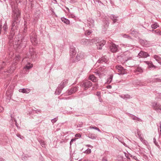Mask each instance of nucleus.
Instances as JSON below:
<instances>
[{"label":"nucleus","mask_w":161,"mask_h":161,"mask_svg":"<svg viewBox=\"0 0 161 161\" xmlns=\"http://www.w3.org/2000/svg\"><path fill=\"white\" fill-rule=\"evenodd\" d=\"M81 44L85 45H91V44L90 43V40L86 39H83L81 40L80 42Z\"/></svg>","instance_id":"f8f14e48"},{"label":"nucleus","mask_w":161,"mask_h":161,"mask_svg":"<svg viewBox=\"0 0 161 161\" xmlns=\"http://www.w3.org/2000/svg\"><path fill=\"white\" fill-rule=\"evenodd\" d=\"M115 68L116 70L119 73V74L123 75L125 73V69L121 65H117L116 66Z\"/></svg>","instance_id":"0eeeda50"},{"label":"nucleus","mask_w":161,"mask_h":161,"mask_svg":"<svg viewBox=\"0 0 161 161\" xmlns=\"http://www.w3.org/2000/svg\"><path fill=\"white\" fill-rule=\"evenodd\" d=\"M76 53V51H75V48L73 46H71L70 49V55L71 58L74 57Z\"/></svg>","instance_id":"9d476101"},{"label":"nucleus","mask_w":161,"mask_h":161,"mask_svg":"<svg viewBox=\"0 0 161 161\" xmlns=\"http://www.w3.org/2000/svg\"><path fill=\"white\" fill-rule=\"evenodd\" d=\"M91 153V149L88 148L87 150H85L84 153L86 154H89Z\"/></svg>","instance_id":"e433bc0d"},{"label":"nucleus","mask_w":161,"mask_h":161,"mask_svg":"<svg viewBox=\"0 0 161 161\" xmlns=\"http://www.w3.org/2000/svg\"><path fill=\"white\" fill-rule=\"evenodd\" d=\"M90 40V43L91 44V45L94 43H96L97 42V39L96 38H93L91 40Z\"/></svg>","instance_id":"c756f323"},{"label":"nucleus","mask_w":161,"mask_h":161,"mask_svg":"<svg viewBox=\"0 0 161 161\" xmlns=\"http://www.w3.org/2000/svg\"><path fill=\"white\" fill-rule=\"evenodd\" d=\"M149 56V55L148 53L142 51L138 54L137 57L139 58H146Z\"/></svg>","instance_id":"1a4fd4ad"},{"label":"nucleus","mask_w":161,"mask_h":161,"mask_svg":"<svg viewBox=\"0 0 161 161\" xmlns=\"http://www.w3.org/2000/svg\"><path fill=\"white\" fill-rule=\"evenodd\" d=\"M106 70L105 69L103 68H99L97 71L95 72V73L97 75H98L100 78H102L103 76L105 75L106 73Z\"/></svg>","instance_id":"7ed1b4c3"},{"label":"nucleus","mask_w":161,"mask_h":161,"mask_svg":"<svg viewBox=\"0 0 161 161\" xmlns=\"http://www.w3.org/2000/svg\"><path fill=\"white\" fill-rule=\"evenodd\" d=\"M15 34V32L11 31L10 34L8 38L9 39V42L12 43L13 41V36Z\"/></svg>","instance_id":"f3484780"},{"label":"nucleus","mask_w":161,"mask_h":161,"mask_svg":"<svg viewBox=\"0 0 161 161\" xmlns=\"http://www.w3.org/2000/svg\"><path fill=\"white\" fill-rule=\"evenodd\" d=\"M102 160L103 161H107V160L106 158H103Z\"/></svg>","instance_id":"13d9d810"},{"label":"nucleus","mask_w":161,"mask_h":161,"mask_svg":"<svg viewBox=\"0 0 161 161\" xmlns=\"http://www.w3.org/2000/svg\"><path fill=\"white\" fill-rule=\"evenodd\" d=\"M21 36L20 34H19L18 36L15 37V43L16 45H19L20 47L25 48L27 44V39L25 37L20 38L19 39V37H21Z\"/></svg>","instance_id":"f03ea898"},{"label":"nucleus","mask_w":161,"mask_h":161,"mask_svg":"<svg viewBox=\"0 0 161 161\" xmlns=\"http://www.w3.org/2000/svg\"><path fill=\"white\" fill-rule=\"evenodd\" d=\"M15 67H13V66L10 68V69L8 70L7 71V72L9 73H13L14 70L15 69Z\"/></svg>","instance_id":"cd10ccee"},{"label":"nucleus","mask_w":161,"mask_h":161,"mask_svg":"<svg viewBox=\"0 0 161 161\" xmlns=\"http://www.w3.org/2000/svg\"><path fill=\"white\" fill-rule=\"evenodd\" d=\"M30 157V156H25L24 155H22L21 156V158L22 160H26V158L27 157Z\"/></svg>","instance_id":"37998d69"},{"label":"nucleus","mask_w":161,"mask_h":161,"mask_svg":"<svg viewBox=\"0 0 161 161\" xmlns=\"http://www.w3.org/2000/svg\"><path fill=\"white\" fill-rule=\"evenodd\" d=\"M92 32V31L90 30L86 31L85 32V34L86 36L89 35Z\"/></svg>","instance_id":"72a5a7b5"},{"label":"nucleus","mask_w":161,"mask_h":161,"mask_svg":"<svg viewBox=\"0 0 161 161\" xmlns=\"http://www.w3.org/2000/svg\"><path fill=\"white\" fill-rule=\"evenodd\" d=\"M35 54V55H36V54L35 53H33V54H31V57H32V58H34V54Z\"/></svg>","instance_id":"4d7b16f0"},{"label":"nucleus","mask_w":161,"mask_h":161,"mask_svg":"<svg viewBox=\"0 0 161 161\" xmlns=\"http://www.w3.org/2000/svg\"><path fill=\"white\" fill-rule=\"evenodd\" d=\"M112 88V86L111 85H108L107 86V88L108 89H111Z\"/></svg>","instance_id":"052dcab7"},{"label":"nucleus","mask_w":161,"mask_h":161,"mask_svg":"<svg viewBox=\"0 0 161 161\" xmlns=\"http://www.w3.org/2000/svg\"><path fill=\"white\" fill-rule=\"evenodd\" d=\"M106 22H105V23H106V26H105L106 28V27H108V26L109 25V20L108 19H107L106 20Z\"/></svg>","instance_id":"a18cd8bd"},{"label":"nucleus","mask_w":161,"mask_h":161,"mask_svg":"<svg viewBox=\"0 0 161 161\" xmlns=\"http://www.w3.org/2000/svg\"><path fill=\"white\" fill-rule=\"evenodd\" d=\"M132 119L133 120H137L141 122L142 121V120L141 119L136 116H134L132 118Z\"/></svg>","instance_id":"ea45409f"},{"label":"nucleus","mask_w":161,"mask_h":161,"mask_svg":"<svg viewBox=\"0 0 161 161\" xmlns=\"http://www.w3.org/2000/svg\"><path fill=\"white\" fill-rule=\"evenodd\" d=\"M32 67L33 65L32 64L31 65L30 63H28L25 67H24V68L29 69Z\"/></svg>","instance_id":"7c9ffc66"},{"label":"nucleus","mask_w":161,"mask_h":161,"mask_svg":"<svg viewBox=\"0 0 161 161\" xmlns=\"http://www.w3.org/2000/svg\"><path fill=\"white\" fill-rule=\"evenodd\" d=\"M113 77V75H111L109 76V78H108L107 79V82L108 83H110L112 80Z\"/></svg>","instance_id":"c85d7f7f"},{"label":"nucleus","mask_w":161,"mask_h":161,"mask_svg":"<svg viewBox=\"0 0 161 161\" xmlns=\"http://www.w3.org/2000/svg\"><path fill=\"white\" fill-rule=\"evenodd\" d=\"M30 39L31 42H36V36L34 32H32L31 36Z\"/></svg>","instance_id":"ddd939ff"},{"label":"nucleus","mask_w":161,"mask_h":161,"mask_svg":"<svg viewBox=\"0 0 161 161\" xmlns=\"http://www.w3.org/2000/svg\"><path fill=\"white\" fill-rule=\"evenodd\" d=\"M105 41L104 40H102L100 42H97L96 44L97 48L98 49H102V47L105 45Z\"/></svg>","instance_id":"9b49d317"},{"label":"nucleus","mask_w":161,"mask_h":161,"mask_svg":"<svg viewBox=\"0 0 161 161\" xmlns=\"http://www.w3.org/2000/svg\"><path fill=\"white\" fill-rule=\"evenodd\" d=\"M7 28L8 27L7 26V24L6 23H5L4 24L3 27V30L5 31V32H6L7 31Z\"/></svg>","instance_id":"c9c22d12"},{"label":"nucleus","mask_w":161,"mask_h":161,"mask_svg":"<svg viewBox=\"0 0 161 161\" xmlns=\"http://www.w3.org/2000/svg\"><path fill=\"white\" fill-rule=\"evenodd\" d=\"M124 153L125 154V157L128 159H130V157L131 158H132L134 159H135L137 161L138 160L137 157L135 156H133L131 154H130L129 153Z\"/></svg>","instance_id":"a211bd4d"},{"label":"nucleus","mask_w":161,"mask_h":161,"mask_svg":"<svg viewBox=\"0 0 161 161\" xmlns=\"http://www.w3.org/2000/svg\"><path fill=\"white\" fill-rule=\"evenodd\" d=\"M136 72L141 73L143 72V69L141 67H138L136 69Z\"/></svg>","instance_id":"473e14b6"},{"label":"nucleus","mask_w":161,"mask_h":161,"mask_svg":"<svg viewBox=\"0 0 161 161\" xmlns=\"http://www.w3.org/2000/svg\"><path fill=\"white\" fill-rule=\"evenodd\" d=\"M92 83L90 81L88 80L83 81L81 83V86L84 88V89L86 90L92 86Z\"/></svg>","instance_id":"20e7f679"},{"label":"nucleus","mask_w":161,"mask_h":161,"mask_svg":"<svg viewBox=\"0 0 161 161\" xmlns=\"http://www.w3.org/2000/svg\"><path fill=\"white\" fill-rule=\"evenodd\" d=\"M118 17V16H115L114 14H112L111 15V18L113 21V24L115 23L118 20V19H117Z\"/></svg>","instance_id":"4be33fe9"},{"label":"nucleus","mask_w":161,"mask_h":161,"mask_svg":"<svg viewBox=\"0 0 161 161\" xmlns=\"http://www.w3.org/2000/svg\"><path fill=\"white\" fill-rule=\"evenodd\" d=\"M17 136L18 137L20 138V139H23L24 137L23 136H21L20 134H17Z\"/></svg>","instance_id":"864d4df0"},{"label":"nucleus","mask_w":161,"mask_h":161,"mask_svg":"<svg viewBox=\"0 0 161 161\" xmlns=\"http://www.w3.org/2000/svg\"><path fill=\"white\" fill-rule=\"evenodd\" d=\"M152 106L155 110L158 112H161V105L159 103L156 102H152Z\"/></svg>","instance_id":"39448f33"},{"label":"nucleus","mask_w":161,"mask_h":161,"mask_svg":"<svg viewBox=\"0 0 161 161\" xmlns=\"http://www.w3.org/2000/svg\"><path fill=\"white\" fill-rule=\"evenodd\" d=\"M108 59L105 57H103L99 59L98 60L97 62L99 63H106Z\"/></svg>","instance_id":"4468645a"},{"label":"nucleus","mask_w":161,"mask_h":161,"mask_svg":"<svg viewBox=\"0 0 161 161\" xmlns=\"http://www.w3.org/2000/svg\"><path fill=\"white\" fill-rule=\"evenodd\" d=\"M119 160L120 161H126L127 159L125 158H123V157L120 156L119 157Z\"/></svg>","instance_id":"79ce46f5"},{"label":"nucleus","mask_w":161,"mask_h":161,"mask_svg":"<svg viewBox=\"0 0 161 161\" xmlns=\"http://www.w3.org/2000/svg\"><path fill=\"white\" fill-rule=\"evenodd\" d=\"M85 54L82 52H78L75 57V59L76 61H79L81 60L85 57Z\"/></svg>","instance_id":"423d86ee"},{"label":"nucleus","mask_w":161,"mask_h":161,"mask_svg":"<svg viewBox=\"0 0 161 161\" xmlns=\"http://www.w3.org/2000/svg\"><path fill=\"white\" fill-rule=\"evenodd\" d=\"M20 92L24 93H28L30 92V89H21L19 90Z\"/></svg>","instance_id":"5701e85b"},{"label":"nucleus","mask_w":161,"mask_h":161,"mask_svg":"<svg viewBox=\"0 0 161 161\" xmlns=\"http://www.w3.org/2000/svg\"><path fill=\"white\" fill-rule=\"evenodd\" d=\"M109 46L110 51L112 52L115 53L118 51V46L115 44L113 43H111Z\"/></svg>","instance_id":"6e6552de"},{"label":"nucleus","mask_w":161,"mask_h":161,"mask_svg":"<svg viewBox=\"0 0 161 161\" xmlns=\"http://www.w3.org/2000/svg\"><path fill=\"white\" fill-rule=\"evenodd\" d=\"M153 58L157 61L158 63L161 60L160 58L158 55H155L153 56Z\"/></svg>","instance_id":"bb28decb"},{"label":"nucleus","mask_w":161,"mask_h":161,"mask_svg":"<svg viewBox=\"0 0 161 161\" xmlns=\"http://www.w3.org/2000/svg\"><path fill=\"white\" fill-rule=\"evenodd\" d=\"M57 120V118H55L51 120V122L53 123H54L56 122V121Z\"/></svg>","instance_id":"de8ad7c7"},{"label":"nucleus","mask_w":161,"mask_h":161,"mask_svg":"<svg viewBox=\"0 0 161 161\" xmlns=\"http://www.w3.org/2000/svg\"><path fill=\"white\" fill-rule=\"evenodd\" d=\"M11 118L12 120H12H14V121L15 122V124L16 126L17 127V128H18L19 126L18 125H17V123L16 120L14 117H12V115H11Z\"/></svg>","instance_id":"4c0bfd02"},{"label":"nucleus","mask_w":161,"mask_h":161,"mask_svg":"<svg viewBox=\"0 0 161 161\" xmlns=\"http://www.w3.org/2000/svg\"><path fill=\"white\" fill-rule=\"evenodd\" d=\"M122 35H123V36L125 38H129L130 37L128 35H126V34H122Z\"/></svg>","instance_id":"603ef678"},{"label":"nucleus","mask_w":161,"mask_h":161,"mask_svg":"<svg viewBox=\"0 0 161 161\" xmlns=\"http://www.w3.org/2000/svg\"><path fill=\"white\" fill-rule=\"evenodd\" d=\"M89 79L94 82H96L98 81L97 78L93 75H90L89 77Z\"/></svg>","instance_id":"6ab92c4d"},{"label":"nucleus","mask_w":161,"mask_h":161,"mask_svg":"<svg viewBox=\"0 0 161 161\" xmlns=\"http://www.w3.org/2000/svg\"><path fill=\"white\" fill-rule=\"evenodd\" d=\"M87 24L90 27H93L94 26V21L92 19L88 20Z\"/></svg>","instance_id":"2eb2a0df"},{"label":"nucleus","mask_w":161,"mask_h":161,"mask_svg":"<svg viewBox=\"0 0 161 161\" xmlns=\"http://www.w3.org/2000/svg\"><path fill=\"white\" fill-rule=\"evenodd\" d=\"M72 2L74 3L76 2V0H73Z\"/></svg>","instance_id":"774afa93"},{"label":"nucleus","mask_w":161,"mask_h":161,"mask_svg":"<svg viewBox=\"0 0 161 161\" xmlns=\"http://www.w3.org/2000/svg\"><path fill=\"white\" fill-rule=\"evenodd\" d=\"M153 142L156 146H158V142H156V139L155 138H153Z\"/></svg>","instance_id":"49530a36"},{"label":"nucleus","mask_w":161,"mask_h":161,"mask_svg":"<svg viewBox=\"0 0 161 161\" xmlns=\"http://www.w3.org/2000/svg\"><path fill=\"white\" fill-rule=\"evenodd\" d=\"M96 95H97L98 96H100V92H97L96 93Z\"/></svg>","instance_id":"bf43d9fd"},{"label":"nucleus","mask_w":161,"mask_h":161,"mask_svg":"<svg viewBox=\"0 0 161 161\" xmlns=\"http://www.w3.org/2000/svg\"><path fill=\"white\" fill-rule=\"evenodd\" d=\"M97 130H98L99 132H101V130H100L98 128Z\"/></svg>","instance_id":"69168bd1"},{"label":"nucleus","mask_w":161,"mask_h":161,"mask_svg":"<svg viewBox=\"0 0 161 161\" xmlns=\"http://www.w3.org/2000/svg\"><path fill=\"white\" fill-rule=\"evenodd\" d=\"M65 8L66 9L68 10V12H69V8L67 7H66Z\"/></svg>","instance_id":"0e129e2a"},{"label":"nucleus","mask_w":161,"mask_h":161,"mask_svg":"<svg viewBox=\"0 0 161 161\" xmlns=\"http://www.w3.org/2000/svg\"><path fill=\"white\" fill-rule=\"evenodd\" d=\"M13 12V20L12 21L11 31L15 32V31L18 28V25L19 22V19L20 18V12L18 8L17 5L13 6L11 4Z\"/></svg>","instance_id":"f257e3e1"},{"label":"nucleus","mask_w":161,"mask_h":161,"mask_svg":"<svg viewBox=\"0 0 161 161\" xmlns=\"http://www.w3.org/2000/svg\"><path fill=\"white\" fill-rule=\"evenodd\" d=\"M97 127H96V126H90V127H89V128L90 129H94L95 130H97Z\"/></svg>","instance_id":"3c124183"},{"label":"nucleus","mask_w":161,"mask_h":161,"mask_svg":"<svg viewBox=\"0 0 161 161\" xmlns=\"http://www.w3.org/2000/svg\"><path fill=\"white\" fill-rule=\"evenodd\" d=\"M61 19L63 22L67 24H68L69 23V20L65 18H62Z\"/></svg>","instance_id":"a878e982"},{"label":"nucleus","mask_w":161,"mask_h":161,"mask_svg":"<svg viewBox=\"0 0 161 161\" xmlns=\"http://www.w3.org/2000/svg\"><path fill=\"white\" fill-rule=\"evenodd\" d=\"M130 53L128 52H125L124 55L126 57L124 58V60L127 61L128 60H130L131 58V57L130 56Z\"/></svg>","instance_id":"dca6fc26"},{"label":"nucleus","mask_w":161,"mask_h":161,"mask_svg":"<svg viewBox=\"0 0 161 161\" xmlns=\"http://www.w3.org/2000/svg\"><path fill=\"white\" fill-rule=\"evenodd\" d=\"M3 110V108L2 107L0 108V111L1 112Z\"/></svg>","instance_id":"680f3d73"},{"label":"nucleus","mask_w":161,"mask_h":161,"mask_svg":"<svg viewBox=\"0 0 161 161\" xmlns=\"http://www.w3.org/2000/svg\"><path fill=\"white\" fill-rule=\"evenodd\" d=\"M151 62V61H144V62L145 63H146L147 64L148 66L149 65V64H150V63Z\"/></svg>","instance_id":"5fc2aeb1"},{"label":"nucleus","mask_w":161,"mask_h":161,"mask_svg":"<svg viewBox=\"0 0 161 161\" xmlns=\"http://www.w3.org/2000/svg\"><path fill=\"white\" fill-rule=\"evenodd\" d=\"M63 89V88H60V86H58V88L56 89L55 92V94L57 95H59L60 94Z\"/></svg>","instance_id":"b1692460"},{"label":"nucleus","mask_w":161,"mask_h":161,"mask_svg":"<svg viewBox=\"0 0 161 161\" xmlns=\"http://www.w3.org/2000/svg\"><path fill=\"white\" fill-rule=\"evenodd\" d=\"M75 140H76L75 138H73V139H71V141H70V146L72 145V144L73 142L74 141H75Z\"/></svg>","instance_id":"8fccbe9b"},{"label":"nucleus","mask_w":161,"mask_h":161,"mask_svg":"<svg viewBox=\"0 0 161 161\" xmlns=\"http://www.w3.org/2000/svg\"><path fill=\"white\" fill-rule=\"evenodd\" d=\"M88 137L92 139H95L96 138V136L95 135L92 133H89L88 134Z\"/></svg>","instance_id":"393cba45"},{"label":"nucleus","mask_w":161,"mask_h":161,"mask_svg":"<svg viewBox=\"0 0 161 161\" xmlns=\"http://www.w3.org/2000/svg\"><path fill=\"white\" fill-rule=\"evenodd\" d=\"M27 25H26V23H25V25H24V32L25 33L26 32V30L27 29Z\"/></svg>","instance_id":"09e8293b"},{"label":"nucleus","mask_w":161,"mask_h":161,"mask_svg":"<svg viewBox=\"0 0 161 161\" xmlns=\"http://www.w3.org/2000/svg\"><path fill=\"white\" fill-rule=\"evenodd\" d=\"M85 146L86 147H89L91 148H92L93 147V146L89 144L86 145Z\"/></svg>","instance_id":"6e6d98bb"},{"label":"nucleus","mask_w":161,"mask_h":161,"mask_svg":"<svg viewBox=\"0 0 161 161\" xmlns=\"http://www.w3.org/2000/svg\"><path fill=\"white\" fill-rule=\"evenodd\" d=\"M68 83V80H64L62 81L59 85L60 88H63L67 85Z\"/></svg>","instance_id":"412c9836"},{"label":"nucleus","mask_w":161,"mask_h":161,"mask_svg":"<svg viewBox=\"0 0 161 161\" xmlns=\"http://www.w3.org/2000/svg\"><path fill=\"white\" fill-rule=\"evenodd\" d=\"M158 27V25L156 23L153 24L151 25V27L153 29H154L157 28Z\"/></svg>","instance_id":"f704fd0d"},{"label":"nucleus","mask_w":161,"mask_h":161,"mask_svg":"<svg viewBox=\"0 0 161 161\" xmlns=\"http://www.w3.org/2000/svg\"><path fill=\"white\" fill-rule=\"evenodd\" d=\"M39 142L40 144H41V146L43 147H46V144L42 140H39Z\"/></svg>","instance_id":"2f4dec72"},{"label":"nucleus","mask_w":161,"mask_h":161,"mask_svg":"<svg viewBox=\"0 0 161 161\" xmlns=\"http://www.w3.org/2000/svg\"><path fill=\"white\" fill-rule=\"evenodd\" d=\"M78 89V86H75L71 88L68 92L69 95H71L73 93L75 92Z\"/></svg>","instance_id":"aec40b11"},{"label":"nucleus","mask_w":161,"mask_h":161,"mask_svg":"<svg viewBox=\"0 0 161 161\" xmlns=\"http://www.w3.org/2000/svg\"><path fill=\"white\" fill-rule=\"evenodd\" d=\"M153 81L154 82H161V79L158 78L155 79H154Z\"/></svg>","instance_id":"c03bdc74"},{"label":"nucleus","mask_w":161,"mask_h":161,"mask_svg":"<svg viewBox=\"0 0 161 161\" xmlns=\"http://www.w3.org/2000/svg\"><path fill=\"white\" fill-rule=\"evenodd\" d=\"M148 67L151 68H154V69H155L156 68V66L153 64L152 62L150 63V64H149V65L148 66Z\"/></svg>","instance_id":"58836bf2"},{"label":"nucleus","mask_w":161,"mask_h":161,"mask_svg":"<svg viewBox=\"0 0 161 161\" xmlns=\"http://www.w3.org/2000/svg\"><path fill=\"white\" fill-rule=\"evenodd\" d=\"M4 159H3V158H0V161H4Z\"/></svg>","instance_id":"e2e57ef3"},{"label":"nucleus","mask_w":161,"mask_h":161,"mask_svg":"<svg viewBox=\"0 0 161 161\" xmlns=\"http://www.w3.org/2000/svg\"><path fill=\"white\" fill-rule=\"evenodd\" d=\"M154 33L156 35L161 36V31L156 30L154 31Z\"/></svg>","instance_id":"a19ab883"},{"label":"nucleus","mask_w":161,"mask_h":161,"mask_svg":"<svg viewBox=\"0 0 161 161\" xmlns=\"http://www.w3.org/2000/svg\"><path fill=\"white\" fill-rule=\"evenodd\" d=\"M149 31H151L153 32L154 33V31H155V30H153L152 31L150 30H149Z\"/></svg>","instance_id":"338daca9"}]
</instances>
